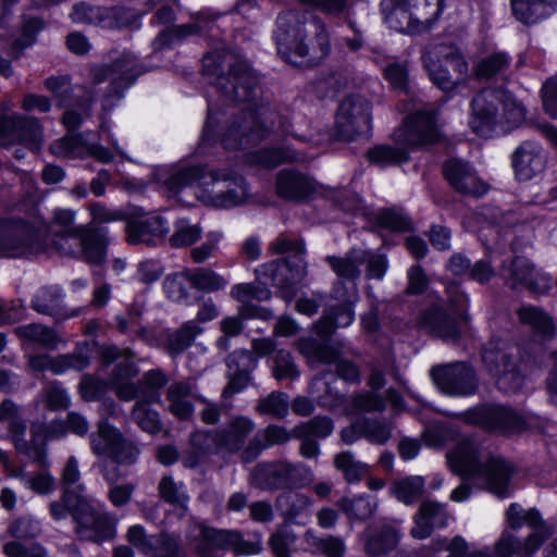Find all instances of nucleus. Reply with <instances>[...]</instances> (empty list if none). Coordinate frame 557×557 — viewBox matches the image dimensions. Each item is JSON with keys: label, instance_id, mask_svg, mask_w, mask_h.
<instances>
[{"label": "nucleus", "instance_id": "26", "mask_svg": "<svg viewBox=\"0 0 557 557\" xmlns=\"http://www.w3.org/2000/svg\"><path fill=\"white\" fill-rule=\"evenodd\" d=\"M545 165V154L542 148L534 143H523L512 156V166L521 181H528L541 173Z\"/></svg>", "mask_w": 557, "mask_h": 557}, {"label": "nucleus", "instance_id": "28", "mask_svg": "<svg viewBox=\"0 0 557 557\" xmlns=\"http://www.w3.org/2000/svg\"><path fill=\"white\" fill-rule=\"evenodd\" d=\"M334 294L337 299H343L344 302L338 309H330L315 323V330L321 336H329L335 331V329L348 326L354 321V311L351 309V297L354 295L349 294L346 298L337 286L334 289Z\"/></svg>", "mask_w": 557, "mask_h": 557}, {"label": "nucleus", "instance_id": "54", "mask_svg": "<svg viewBox=\"0 0 557 557\" xmlns=\"http://www.w3.org/2000/svg\"><path fill=\"white\" fill-rule=\"evenodd\" d=\"M129 12L123 8H99L97 7V13L95 23L104 28L121 27L128 25L131 18Z\"/></svg>", "mask_w": 557, "mask_h": 557}, {"label": "nucleus", "instance_id": "57", "mask_svg": "<svg viewBox=\"0 0 557 557\" xmlns=\"http://www.w3.org/2000/svg\"><path fill=\"white\" fill-rule=\"evenodd\" d=\"M352 409H346V413L382 411L385 408L384 398L375 392L360 393L351 399Z\"/></svg>", "mask_w": 557, "mask_h": 557}, {"label": "nucleus", "instance_id": "58", "mask_svg": "<svg viewBox=\"0 0 557 557\" xmlns=\"http://www.w3.org/2000/svg\"><path fill=\"white\" fill-rule=\"evenodd\" d=\"M132 416L138 426L148 433H157L161 429L158 413L144 401L136 403Z\"/></svg>", "mask_w": 557, "mask_h": 557}, {"label": "nucleus", "instance_id": "14", "mask_svg": "<svg viewBox=\"0 0 557 557\" xmlns=\"http://www.w3.org/2000/svg\"><path fill=\"white\" fill-rule=\"evenodd\" d=\"M513 350L508 343L498 341L491 343L483 352V361L490 373L496 379L498 387L507 393L518 391L523 382L511 360Z\"/></svg>", "mask_w": 557, "mask_h": 557}, {"label": "nucleus", "instance_id": "52", "mask_svg": "<svg viewBox=\"0 0 557 557\" xmlns=\"http://www.w3.org/2000/svg\"><path fill=\"white\" fill-rule=\"evenodd\" d=\"M333 422L327 417H315L296 426L295 434L298 437L315 436L325 438L333 432Z\"/></svg>", "mask_w": 557, "mask_h": 557}, {"label": "nucleus", "instance_id": "49", "mask_svg": "<svg viewBox=\"0 0 557 557\" xmlns=\"http://www.w3.org/2000/svg\"><path fill=\"white\" fill-rule=\"evenodd\" d=\"M76 491L73 488L65 487L63 491L62 499L51 502L49 505V511L54 520H63L70 512L73 516V507L78 504V499L83 497L82 494L85 487L82 484H77Z\"/></svg>", "mask_w": 557, "mask_h": 557}, {"label": "nucleus", "instance_id": "22", "mask_svg": "<svg viewBox=\"0 0 557 557\" xmlns=\"http://www.w3.org/2000/svg\"><path fill=\"white\" fill-rule=\"evenodd\" d=\"M169 232L166 221L160 215H148L132 220L126 225V238L132 245L154 246Z\"/></svg>", "mask_w": 557, "mask_h": 557}, {"label": "nucleus", "instance_id": "43", "mask_svg": "<svg viewBox=\"0 0 557 557\" xmlns=\"http://www.w3.org/2000/svg\"><path fill=\"white\" fill-rule=\"evenodd\" d=\"M187 280L190 285L205 293H214L224 289L228 281L211 269L186 270Z\"/></svg>", "mask_w": 557, "mask_h": 557}, {"label": "nucleus", "instance_id": "16", "mask_svg": "<svg viewBox=\"0 0 557 557\" xmlns=\"http://www.w3.org/2000/svg\"><path fill=\"white\" fill-rule=\"evenodd\" d=\"M336 126L343 138L367 134L371 128V104L361 96H349L342 100L336 113Z\"/></svg>", "mask_w": 557, "mask_h": 557}, {"label": "nucleus", "instance_id": "63", "mask_svg": "<svg viewBox=\"0 0 557 557\" xmlns=\"http://www.w3.org/2000/svg\"><path fill=\"white\" fill-rule=\"evenodd\" d=\"M186 281H188L186 270L168 276L163 283L164 292L168 298L175 302L186 301L188 297V293L185 287Z\"/></svg>", "mask_w": 557, "mask_h": 557}, {"label": "nucleus", "instance_id": "53", "mask_svg": "<svg viewBox=\"0 0 557 557\" xmlns=\"http://www.w3.org/2000/svg\"><path fill=\"white\" fill-rule=\"evenodd\" d=\"M257 411L262 414H272L276 418H283L288 411V396L281 392H272L258 401Z\"/></svg>", "mask_w": 557, "mask_h": 557}, {"label": "nucleus", "instance_id": "38", "mask_svg": "<svg viewBox=\"0 0 557 557\" xmlns=\"http://www.w3.org/2000/svg\"><path fill=\"white\" fill-rule=\"evenodd\" d=\"M14 333L23 342V345L34 343L47 349H55L60 342L52 329L38 323L17 326Z\"/></svg>", "mask_w": 557, "mask_h": 557}, {"label": "nucleus", "instance_id": "8", "mask_svg": "<svg viewBox=\"0 0 557 557\" xmlns=\"http://www.w3.org/2000/svg\"><path fill=\"white\" fill-rule=\"evenodd\" d=\"M270 250L277 255L292 253L294 260L262 264L256 269V273L258 277L269 276L278 286L282 297L292 300L296 293L295 286L307 275L306 263L301 257L305 252L304 243L281 236L270 245Z\"/></svg>", "mask_w": 557, "mask_h": 557}, {"label": "nucleus", "instance_id": "46", "mask_svg": "<svg viewBox=\"0 0 557 557\" xmlns=\"http://www.w3.org/2000/svg\"><path fill=\"white\" fill-rule=\"evenodd\" d=\"M334 466L349 483L359 482L368 472V465L355 459L351 451H343L335 456Z\"/></svg>", "mask_w": 557, "mask_h": 557}, {"label": "nucleus", "instance_id": "13", "mask_svg": "<svg viewBox=\"0 0 557 557\" xmlns=\"http://www.w3.org/2000/svg\"><path fill=\"white\" fill-rule=\"evenodd\" d=\"M430 79L442 90L451 91L465 83L468 64L453 48L441 47L423 55Z\"/></svg>", "mask_w": 557, "mask_h": 557}, {"label": "nucleus", "instance_id": "27", "mask_svg": "<svg viewBox=\"0 0 557 557\" xmlns=\"http://www.w3.org/2000/svg\"><path fill=\"white\" fill-rule=\"evenodd\" d=\"M231 297L243 304L239 309L242 317L255 318L259 317L262 319L270 318L271 313L267 309H252L249 306L251 300H267L270 298V290L262 286L260 283H240L236 284L231 288Z\"/></svg>", "mask_w": 557, "mask_h": 557}, {"label": "nucleus", "instance_id": "50", "mask_svg": "<svg viewBox=\"0 0 557 557\" xmlns=\"http://www.w3.org/2000/svg\"><path fill=\"white\" fill-rule=\"evenodd\" d=\"M398 533L392 528L384 529L380 536L367 535L366 553L377 557L393 550L398 543Z\"/></svg>", "mask_w": 557, "mask_h": 557}, {"label": "nucleus", "instance_id": "36", "mask_svg": "<svg viewBox=\"0 0 557 557\" xmlns=\"http://www.w3.org/2000/svg\"><path fill=\"white\" fill-rule=\"evenodd\" d=\"M485 422L491 429H500L506 432H520L525 425V419L516 411L495 406L485 410Z\"/></svg>", "mask_w": 557, "mask_h": 557}, {"label": "nucleus", "instance_id": "29", "mask_svg": "<svg viewBox=\"0 0 557 557\" xmlns=\"http://www.w3.org/2000/svg\"><path fill=\"white\" fill-rule=\"evenodd\" d=\"M253 429L255 423L247 417L238 416L231 419L224 429L216 431L219 449L227 453L238 451Z\"/></svg>", "mask_w": 557, "mask_h": 557}, {"label": "nucleus", "instance_id": "56", "mask_svg": "<svg viewBox=\"0 0 557 557\" xmlns=\"http://www.w3.org/2000/svg\"><path fill=\"white\" fill-rule=\"evenodd\" d=\"M201 230L187 220H180L175 224V231L170 237V245L174 248L190 246L199 239Z\"/></svg>", "mask_w": 557, "mask_h": 557}, {"label": "nucleus", "instance_id": "24", "mask_svg": "<svg viewBox=\"0 0 557 557\" xmlns=\"http://www.w3.org/2000/svg\"><path fill=\"white\" fill-rule=\"evenodd\" d=\"M444 175L460 193L480 196L486 191V186L476 177L472 168L460 160L447 161L444 165Z\"/></svg>", "mask_w": 557, "mask_h": 557}, {"label": "nucleus", "instance_id": "19", "mask_svg": "<svg viewBox=\"0 0 557 557\" xmlns=\"http://www.w3.org/2000/svg\"><path fill=\"white\" fill-rule=\"evenodd\" d=\"M42 247L33 230L24 223L0 222V253L25 257L37 253Z\"/></svg>", "mask_w": 557, "mask_h": 557}, {"label": "nucleus", "instance_id": "59", "mask_svg": "<svg viewBox=\"0 0 557 557\" xmlns=\"http://www.w3.org/2000/svg\"><path fill=\"white\" fill-rule=\"evenodd\" d=\"M362 420V436L375 445L385 444L391 435L392 430L388 423L373 420V419H361Z\"/></svg>", "mask_w": 557, "mask_h": 557}, {"label": "nucleus", "instance_id": "18", "mask_svg": "<svg viewBox=\"0 0 557 557\" xmlns=\"http://www.w3.org/2000/svg\"><path fill=\"white\" fill-rule=\"evenodd\" d=\"M100 355L106 363L119 361L113 376L116 396L125 401L134 399L138 395V387L134 383L127 382L128 379L135 377L138 373L132 361V351L129 349L120 350L115 346H107L101 349Z\"/></svg>", "mask_w": 557, "mask_h": 557}, {"label": "nucleus", "instance_id": "39", "mask_svg": "<svg viewBox=\"0 0 557 557\" xmlns=\"http://www.w3.org/2000/svg\"><path fill=\"white\" fill-rule=\"evenodd\" d=\"M122 440L123 435L117 429L101 420L97 431L90 435V447L95 455H110Z\"/></svg>", "mask_w": 557, "mask_h": 557}, {"label": "nucleus", "instance_id": "1", "mask_svg": "<svg viewBox=\"0 0 557 557\" xmlns=\"http://www.w3.org/2000/svg\"><path fill=\"white\" fill-rule=\"evenodd\" d=\"M154 177L171 196L186 203L189 198H197L206 205L227 208L242 203L248 196L245 180L228 170L184 166L158 171Z\"/></svg>", "mask_w": 557, "mask_h": 557}, {"label": "nucleus", "instance_id": "2", "mask_svg": "<svg viewBox=\"0 0 557 557\" xmlns=\"http://www.w3.org/2000/svg\"><path fill=\"white\" fill-rule=\"evenodd\" d=\"M277 51L292 63L294 59L308 58L312 64L323 59L330 51V39L325 25L308 11H294L277 18L275 35Z\"/></svg>", "mask_w": 557, "mask_h": 557}, {"label": "nucleus", "instance_id": "15", "mask_svg": "<svg viewBox=\"0 0 557 557\" xmlns=\"http://www.w3.org/2000/svg\"><path fill=\"white\" fill-rule=\"evenodd\" d=\"M430 375L436 387L446 395L467 396L476 388L474 371L465 362L435 366Z\"/></svg>", "mask_w": 557, "mask_h": 557}, {"label": "nucleus", "instance_id": "5", "mask_svg": "<svg viewBox=\"0 0 557 557\" xmlns=\"http://www.w3.org/2000/svg\"><path fill=\"white\" fill-rule=\"evenodd\" d=\"M524 119V108L503 89H484L471 103V129L487 136L497 124H518Z\"/></svg>", "mask_w": 557, "mask_h": 557}, {"label": "nucleus", "instance_id": "9", "mask_svg": "<svg viewBox=\"0 0 557 557\" xmlns=\"http://www.w3.org/2000/svg\"><path fill=\"white\" fill-rule=\"evenodd\" d=\"M442 0H382L386 24L406 34L428 30L442 11Z\"/></svg>", "mask_w": 557, "mask_h": 557}, {"label": "nucleus", "instance_id": "3", "mask_svg": "<svg viewBox=\"0 0 557 557\" xmlns=\"http://www.w3.org/2000/svg\"><path fill=\"white\" fill-rule=\"evenodd\" d=\"M450 470L461 476L482 480L487 488L498 495H508L512 466L494 456L469 438H461L447 454Z\"/></svg>", "mask_w": 557, "mask_h": 557}, {"label": "nucleus", "instance_id": "25", "mask_svg": "<svg viewBox=\"0 0 557 557\" xmlns=\"http://www.w3.org/2000/svg\"><path fill=\"white\" fill-rule=\"evenodd\" d=\"M448 522V513L444 505L426 500L422 503L414 516L411 535L418 540L429 537L435 528H444Z\"/></svg>", "mask_w": 557, "mask_h": 557}, {"label": "nucleus", "instance_id": "48", "mask_svg": "<svg viewBox=\"0 0 557 557\" xmlns=\"http://www.w3.org/2000/svg\"><path fill=\"white\" fill-rule=\"evenodd\" d=\"M544 5H557V0H511L512 13L517 20L525 24L535 23L542 15Z\"/></svg>", "mask_w": 557, "mask_h": 557}, {"label": "nucleus", "instance_id": "4", "mask_svg": "<svg viewBox=\"0 0 557 557\" xmlns=\"http://www.w3.org/2000/svg\"><path fill=\"white\" fill-rule=\"evenodd\" d=\"M440 138L435 114L431 110H419L409 115L394 133L395 143L403 147L376 146L368 151L370 162L386 166L408 159L406 148L435 143Z\"/></svg>", "mask_w": 557, "mask_h": 557}, {"label": "nucleus", "instance_id": "55", "mask_svg": "<svg viewBox=\"0 0 557 557\" xmlns=\"http://www.w3.org/2000/svg\"><path fill=\"white\" fill-rule=\"evenodd\" d=\"M158 490L160 497L166 503L184 506L188 500L183 483L175 482L172 476H163L159 482Z\"/></svg>", "mask_w": 557, "mask_h": 557}, {"label": "nucleus", "instance_id": "35", "mask_svg": "<svg viewBox=\"0 0 557 557\" xmlns=\"http://www.w3.org/2000/svg\"><path fill=\"white\" fill-rule=\"evenodd\" d=\"M190 397L191 386L189 383L176 382L171 384L166 392L169 411L178 419H189L194 413Z\"/></svg>", "mask_w": 557, "mask_h": 557}, {"label": "nucleus", "instance_id": "60", "mask_svg": "<svg viewBox=\"0 0 557 557\" xmlns=\"http://www.w3.org/2000/svg\"><path fill=\"white\" fill-rule=\"evenodd\" d=\"M272 372L276 380H296L300 374L292 355L284 350H278L276 352Z\"/></svg>", "mask_w": 557, "mask_h": 557}, {"label": "nucleus", "instance_id": "7", "mask_svg": "<svg viewBox=\"0 0 557 557\" xmlns=\"http://www.w3.org/2000/svg\"><path fill=\"white\" fill-rule=\"evenodd\" d=\"M272 129L287 133V121L270 108L262 107L236 116L226 127L221 140L225 149H248L267 138Z\"/></svg>", "mask_w": 557, "mask_h": 557}, {"label": "nucleus", "instance_id": "40", "mask_svg": "<svg viewBox=\"0 0 557 557\" xmlns=\"http://www.w3.org/2000/svg\"><path fill=\"white\" fill-rule=\"evenodd\" d=\"M507 522L510 528L519 529L522 525H528L530 528L535 529L532 533H541L543 529H548L550 531V535H553L554 531L549 525H546L542 522L541 516L535 509H523L519 504H511L506 512Z\"/></svg>", "mask_w": 557, "mask_h": 557}, {"label": "nucleus", "instance_id": "17", "mask_svg": "<svg viewBox=\"0 0 557 557\" xmlns=\"http://www.w3.org/2000/svg\"><path fill=\"white\" fill-rule=\"evenodd\" d=\"M26 426L23 422L13 421L10 425V436L18 453L29 458L40 460L44 457V444L49 438L61 436L65 433L62 422H52L49 426L42 423L32 425V443L24 440Z\"/></svg>", "mask_w": 557, "mask_h": 557}, {"label": "nucleus", "instance_id": "64", "mask_svg": "<svg viewBox=\"0 0 557 557\" xmlns=\"http://www.w3.org/2000/svg\"><path fill=\"white\" fill-rule=\"evenodd\" d=\"M151 550L147 553L151 557H176L178 541L169 534H157L152 541Z\"/></svg>", "mask_w": 557, "mask_h": 557}, {"label": "nucleus", "instance_id": "20", "mask_svg": "<svg viewBox=\"0 0 557 557\" xmlns=\"http://www.w3.org/2000/svg\"><path fill=\"white\" fill-rule=\"evenodd\" d=\"M0 136L24 144L32 150H38L42 143L39 121L17 114L0 117Z\"/></svg>", "mask_w": 557, "mask_h": 557}, {"label": "nucleus", "instance_id": "21", "mask_svg": "<svg viewBox=\"0 0 557 557\" xmlns=\"http://www.w3.org/2000/svg\"><path fill=\"white\" fill-rule=\"evenodd\" d=\"M502 275L512 288H527L533 293H544L549 287V280L534 271L532 264L524 258L513 259L509 265L504 264Z\"/></svg>", "mask_w": 557, "mask_h": 557}, {"label": "nucleus", "instance_id": "31", "mask_svg": "<svg viewBox=\"0 0 557 557\" xmlns=\"http://www.w3.org/2000/svg\"><path fill=\"white\" fill-rule=\"evenodd\" d=\"M367 251L352 249L346 256L337 258L329 256L325 261L338 277L355 282L360 276V267L366 262ZM355 284H351L349 294L355 295Z\"/></svg>", "mask_w": 557, "mask_h": 557}, {"label": "nucleus", "instance_id": "30", "mask_svg": "<svg viewBox=\"0 0 557 557\" xmlns=\"http://www.w3.org/2000/svg\"><path fill=\"white\" fill-rule=\"evenodd\" d=\"M199 532L201 542L197 546L200 557H207V550L210 548L232 549L240 543V534L234 531L215 530L207 527L202 522L195 524Z\"/></svg>", "mask_w": 557, "mask_h": 557}, {"label": "nucleus", "instance_id": "45", "mask_svg": "<svg viewBox=\"0 0 557 557\" xmlns=\"http://www.w3.org/2000/svg\"><path fill=\"white\" fill-rule=\"evenodd\" d=\"M424 490V479L420 475H412L396 481L389 487V492L399 502L410 505L416 502Z\"/></svg>", "mask_w": 557, "mask_h": 557}, {"label": "nucleus", "instance_id": "37", "mask_svg": "<svg viewBox=\"0 0 557 557\" xmlns=\"http://www.w3.org/2000/svg\"><path fill=\"white\" fill-rule=\"evenodd\" d=\"M337 506L350 520L366 521L373 517L379 502L373 496L362 494L352 498L343 497Z\"/></svg>", "mask_w": 557, "mask_h": 557}, {"label": "nucleus", "instance_id": "6", "mask_svg": "<svg viewBox=\"0 0 557 557\" xmlns=\"http://www.w3.org/2000/svg\"><path fill=\"white\" fill-rule=\"evenodd\" d=\"M202 62L207 74L218 76L216 88L227 99L239 102L252 99L256 78L244 60L231 52L223 55L212 52Z\"/></svg>", "mask_w": 557, "mask_h": 557}, {"label": "nucleus", "instance_id": "61", "mask_svg": "<svg viewBox=\"0 0 557 557\" xmlns=\"http://www.w3.org/2000/svg\"><path fill=\"white\" fill-rule=\"evenodd\" d=\"M509 64V58L504 52H495L482 59L475 66V73L480 77H491L503 72Z\"/></svg>", "mask_w": 557, "mask_h": 557}, {"label": "nucleus", "instance_id": "41", "mask_svg": "<svg viewBox=\"0 0 557 557\" xmlns=\"http://www.w3.org/2000/svg\"><path fill=\"white\" fill-rule=\"evenodd\" d=\"M299 352L310 362L317 361L322 363H331L338 359L341 351L337 347L319 344L313 338H301L297 343Z\"/></svg>", "mask_w": 557, "mask_h": 557}, {"label": "nucleus", "instance_id": "23", "mask_svg": "<svg viewBox=\"0 0 557 557\" xmlns=\"http://www.w3.org/2000/svg\"><path fill=\"white\" fill-rule=\"evenodd\" d=\"M550 535L548 529H543L541 533L530 534L522 543L517 536L509 532H504L495 543V554L497 557H529L544 541Z\"/></svg>", "mask_w": 557, "mask_h": 557}, {"label": "nucleus", "instance_id": "33", "mask_svg": "<svg viewBox=\"0 0 557 557\" xmlns=\"http://www.w3.org/2000/svg\"><path fill=\"white\" fill-rule=\"evenodd\" d=\"M519 321L531 329L533 334L542 339H550L555 335V325L549 315L542 309L523 306L517 311Z\"/></svg>", "mask_w": 557, "mask_h": 557}, {"label": "nucleus", "instance_id": "32", "mask_svg": "<svg viewBox=\"0 0 557 557\" xmlns=\"http://www.w3.org/2000/svg\"><path fill=\"white\" fill-rule=\"evenodd\" d=\"M312 191L313 184L306 176L292 171H282L278 173L276 193L280 197L299 200L306 198Z\"/></svg>", "mask_w": 557, "mask_h": 557}, {"label": "nucleus", "instance_id": "34", "mask_svg": "<svg viewBox=\"0 0 557 557\" xmlns=\"http://www.w3.org/2000/svg\"><path fill=\"white\" fill-rule=\"evenodd\" d=\"M280 508L289 522L306 524L311 517L312 500L300 493H290L278 498Z\"/></svg>", "mask_w": 557, "mask_h": 557}, {"label": "nucleus", "instance_id": "10", "mask_svg": "<svg viewBox=\"0 0 557 557\" xmlns=\"http://www.w3.org/2000/svg\"><path fill=\"white\" fill-rule=\"evenodd\" d=\"M446 295L451 313L447 314L441 306H432L422 313L420 325L446 342H456L460 336L459 322L467 320L469 298L455 283L447 285Z\"/></svg>", "mask_w": 557, "mask_h": 557}, {"label": "nucleus", "instance_id": "12", "mask_svg": "<svg viewBox=\"0 0 557 557\" xmlns=\"http://www.w3.org/2000/svg\"><path fill=\"white\" fill-rule=\"evenodd\" d=\"M52 244L63 256L82 257L88 263H101L106 256L107 237L102 232L86 227L53 231Z\"/></svg>", "mask_w": 557, "mask_h": 557}, {"label": "nucleus", "instance_id": "47", "mask_svg": "<svg viewBox=\"0 0 557 557\" xmlns=\"http://www.w3.org/2000/svg\"><path fill=\"white\" fill-rule=\"evenodd\" d=\"M86 141L82 135H66L50 145L51 152L58 158H84L86 157Z\"/></svg>", "mask_w": 557, "mask_h": 557}, {"label": "nucleus", "instance_id": "44", "mask_svg": "<svg viewBox=\"0 0 557 557\" xmlns=\"http://www.w3.org/2000/svg\"><path fill=\"white\" fill-rule=\"evenodd\" d=\"M89 349L87 346L78 347L73 354L51 357L50 371L53 374H62L70 369L81 371L90 362Z\"/></svg>", "mask_w": 557, "mask_h": 557}, {"label": "nucleus", "instance_id": "11", "mask_svg": "<svg viewBox=\"0 0 557 557\" xmlns=\"http://www.w3.org/2000/svg\"><path fill=\"white\" fill-rule=\"evenodd\" d=\"M73 509L75 532L81 540L100 543L114 537L117 520L103 504L84 495Z\"/></svg>", "mask_w": 557, "mask_h": 557}, {"label": "nucleus", "instance_id": "62", "mask_svg": "<svg viewBox=\"0 0 557 557\" xmlns=\"http://www.w3.org/2000/svg\"><path fill=\"white\" fill-rule=\"evenodd\" d=\"M78 391L84 400L94 401L107 393L108 383L91 374H84L81 379Z\"/></svg>", "mask_w": 557, "mask_h": 557}, {"label": "nucleus", "instance_id": "42", "mask_svg": "<svg viewBox=\"0 0 557 557\" xmlns=\"http://www.w3.org/2000/svg\"><path fill=\"white\" fill-rule=\"evenodd\" d=\"M202 332V329L196 321L185 322L175 332L169 333L166 339V349L172 356H176L186 350L194 339Z\"/></svg>", "mask_w": 557, "mask_h": 557}, {"label": "nucleus", "instance_id": "51", "mask_svg": "<svg viewBox=\"0 0 557 557\" xmlns=\"http://www.w3.org/2000/svg\"><path fill=\"white\" fill-rule=\"evenodd\" d=\"M251 161L263 166L274 168L283 162L299 161L301 158L293 150L286 149H264L252 153Z\"/></svg>", "mask_w": 557, "mask_h": 557}]
</instances>
